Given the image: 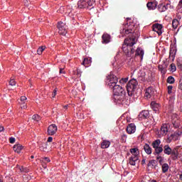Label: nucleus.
<instances>
[{
  "label": "nucleus",
  "mask_w": 182,
  "mask_h": 182,
  "mask_svg": "<svg viewBox=\"0 0 182 182\" xmlns=\"http://www.w3.org/2000/svg\"><path fill=\"white\" fill-rule=\"evenodd\" d=\"M118 82L119 80L117 77L112 73H110V75L107 77L106 83L107 86L112 90L114 100H117L119 103H123V102H124L123 97H124L125 92L123 87L119 85Z\"/></svg>",
  "instance_id": "nucleus-1"
},
{
  "label": "nucleus",
  "mask_w": 182,
  "mask_h": 182,
  "mask_svg": "<svg viewBox=\"0 0 182 182\" xmlns=\"http://www.w3.org/2000/svg\"><path fill=\"white\" fill-rule=\"evenodd\" d=\"M138 85L139 82H137V80L134 78H132L129 81V82L127 85L128 96L131 97L134 95V92H136Z\"/></svg>",
  "instance_id": "nucleus-2"
},
{
  "label": "nucleus",
  "mask_w": 182,
  "mask_h": 182,
  "mask_svg": "<svg viewBox=\"0 0 182 182\" xmlns=\"http://www.w3.org/2000/svg\"><path fill=\"white\" fill-rule=\"evenodd\" d=\"M130 153L132 154V156L129 158V164L136 166V164L139 161V149L132 148L130 149Z\"/></svg>",
  "instance_id": "nucleus-3"
},
{
  "label": "nucleus",
  "mask_w": 182,
  "mask_h": 182,
  "mask_svg": "<svg viewBox=\"0 0 182 182\" xmlns=\"http://www.w3.org/2000/svg\"><path fill=\"white\" fill-rule=\"evenodd\" d=\"M58 33L60 35H63V36H65L66 33H68V30L66 29V23L60 21L58 23Z\"/></svg>",
  "instance_id": "nucleus-4"
},
{
  "label": "nucleus",
  "mask_w": 182,
  "mask_h": 182,
  "mask_svg": "<svg viewBox=\"0 0 182 182\" xmlns=\"http://www.w3.org/2000/svg\"><path fill=\"white\" fill-rule=\"evenodd\" d=\"M122 50L124 52L125 55L130 58L132 55L134 53V49L133 47H129V46H127L126 44L122 45Z\"/></svg>",
  "instance_id": "nucleus-5"
},
{
  "label": "nucleus",
  "mask_w": 182,
  "mask_h": 182,
  "mask_svg": "<svg viewBox=\"0 0 182 182\" xmlns=\"http://www.w3.org/2000/svg\"><path fill=\"white\" fill-rule=\"evenodd\" d=\"M37 144H38L41 151H44L45 153H48L49 151V149H48V143L43 141V140L38 141Z\"/></svg>",
  "instance_id": "nucleus-6"
},
{
  "label": "nucleus",
  "mask_w": 182,
  "mask_h": 182,
  "mask_svg": "<svg viewBox=\"0 0 182 182\" xmlns=\"http://www.w3.org/2000/svg\"><path fill=\"white\" fill-rule=\"evenodd\" d=\"M111 41H112V36L109 34L105 33L102 36V43L103 45H107V43H110Z\"/></svg>",
  "instance_id": "nucleus-7"
},
{
  "label": "nucleus",
  "mask_w": 182,
  "mask_h": 182,
  "mask_svg": "<svg viewBox=\"0 0 182 182\" xmlns=\"http://www.w3.org/2000/svg\"><path fill=\"white\" fill-rule=\"evenodd\" d=\"M154 32H156L159 36H160L163 33V25L159 23H156L153 26Z\"/></svg>",
  "instance_id": "nucleus-8"
},
{
  "label": "nucleus",
  "mask_w": 182,
  "mask_h": 182,
  "mask_svg": "<svg viewBox=\"0 0 182 182\" xmlns=\"http://www.w3.org/2000/svg\"><path fill=\"white\" fill-rule=\"evenodd\" d=\"M56 132H58V127L56 124H53L48 127V133L49 136H53L54 134H56Z\"/></svg>",
  "instance_id": "nucleus-9"
},
{
  "label": "nucleus",
  "mask_w": 182,
  "mask_h": 182,
  "mask_svg": "<svg viewBox=\"0 0 182 182\" xmlns=\"http://www.w3.org/2000/svg\"><path fill=\"white\" fill-rule=\"evenodd\" d=\"M124 45H127L130 48H133V46L136 45V38L133 37L129 38H126L124 41Z\"/></svg>",
  "instance_id": "nucleus-10"
},
{
  "label": "nucleus",
  "mask_w": 182,
  "mask_h": 182,
  "mask_svg": "<svg viewBox=\"0 0 182 182\" xmlns=\"http://www.w3.org/2000/svg\"><path fill=\"white\" fill-rule=\"evenodd\" d=\"M159 133H160V135H159L160 137H163V136H166V134L168 133V125H167L166 124H164L161 127V130Z\"/></svg>",
  "instance_id": "nucleus-11"
},
{
  "label": "nucleus",
  "mask_w": 182,
  "mask_h": 182,
  "mask_svg": "<svg viewBox=\"0 0 182 182\" xmlns=\"http://www.w3.org/2000/svg\"><path fill=\"white\" fill-rule=\"evenodd\" d=\"M132 32L133 30L129 26V23H127L123 26L122 31V33H123V35H129V33H132Z\"/></svg>",
  "instance_id": "nucleus-12"
},
{
  "label": "nucleus",
  "mask_w": 182,
  "mask_h": 182,
  "mask_svg": "<svg viewBox=\"0 0 182 182\" xmlns=\"http://www.w3.org/2000/svg\"><path fill=\"white\" fill-rule=\"evenodd\" d=\"M127 132L129 134L136 133V125L133 123L129 124L127 127Z\"/></svg>",
  "instance_id": "nucleus-13"
},
{
  "label": "nucleus",
  "mask_w": 182,
  "mask_h": 182,
  "mask_svg": "<svg viewBox=\"0 0 182 182\" xmlns=\"http://www.w3.org/2000/svg\"><path fill=\"white\" fill-rule=\"evenodd\" d=\"M149 115H150V112H149V111L144 110L139 113V120H144V119H148Z\"/></svg>",
  "instance_id": "nucleus-14"
},
{
  "label": "nucleus",
  "mask_w": 182,
  "mask_h": 182,
  "mask_svg": "<svg viewBox=\"0 0 182 182\" xmlns=\"http://www.w3.org/2000/svg\"><path fill=\"white\" fill-rule=\"evenodd\" d=\"M154 94V91L153 90V88L149 87L146 90L145 97H146V99H150Z\"/></svg>",
  "instance_id": "nucleus-15"
},
{
  "label": "nucleus",
  "mask_w": 182,
  "mask_h": 182,
  "mask_svg": "<svg viewBox=\"0 0 182 182\" xmlns=\"http://www.w3.org/2000/svg\"><path fill=\"white\" fill-rule=\"evenodd\" d=\"M136 56H139L141 60H143V56H144V50L141 48H137L135 53Z\"/></svg>",
  "instance_id": "nucleus-16"
},
{
  "label": "nucleus",
  "mask_w": 182,
  "mask_h": 182,
  "mask_svg": "<svg viewBox=\"0 0 182 182\" xmlns=\"http://www.w3.org/2000/svg\"><path fill=\"white\" fill-rule=\"evenodd\" d=\"M13 149L15 153L19 154L23 149V146L21 145V144H16L13 146Z\"/></svg>",
  "instance_id": "nucleus-17"
},
{
  "label": "nucleus",
  "mask_w": 182,
  "mask_h": 182,
  "mask_svg": "<svg viewBox=\"0 0 182 182\" xmlns=\"http://www.w3.org/2000/svg\"><path fill=\"white\" fill-rule=\"evenodd\" d=\"M78 8L80 9L83 8H87V0H80L77 2Z\"/></svg>",
  "instance_id": "nucleus-18"
},
{
  "label": "nucleus",
  "mask_w": 182,
  "mask_h": 182,
  "mask_svg": "<svg viewBox=\"0 0 182 182\" xmlns=\"http://www.w3.org/2000/svg\"><path fill=\"white\" fill-rule=\"evenodd\" d=\"M179 137L177 135V133L175 132L173 134H171V135L168 136V141L170 143V141H171V140H179Z\"/></svg>",
  "instance_id": "nucleus-19"
},
{
  "label": "nucleus",
  "mask_w": 182,
  "mask_h": 182,
  "mask_svg": "<svg viewBox=\"0 0 182 182\" xmlns=\"http://www.w3.org/2000/svg\"><path fill=\"white\" fill-rule=\"evenodd\" d=\"M168 6H170V4H160L159 6V12H166V10L168 9Z\"/></svg>",
  "instance_id": "nucleus-20"
},
{
  "label": "nucleus",
  "mask_w": 182,
  "mask_h": 182,
  "mask_svg": "<svg viewBox=\"0 0 182 182\" xmlns=\"http://www.w3.org/2000/svg\"><path fill=\"white\" fill-rule=\"evenodd\" d=\"M172 149L168 145H165L164 146V154H167V156H170L171 154Z\"/></svg>",
  "instance_id": "nucleus-21"
},
{
  "label": "nucleus",
  "mask_w": 182,
  "mask_h": 182,
  "mask_svg": "<svg viewBox=\"0 0 182 182\" xmlns=\"http://www.w3.org/2000/svg\"><path fill=\"white\" fill-rule=\"evenodd\" d=\"M151 107L154 110V112H157L160 107V105L156 102V101H153L151 102Z\"/></svg>",
  "instance_id": "nucleus-22"
},
{
  "label": "nucleus",
  "mask_w": 182,
  "mask_h": 182,
  "mask_svg": "<svg viewBox=\"0 0 182 182\" xmlns=\"http://www.w3.org/2000/svg\"><path fill=\"white\" fill-rule=\"evenodd\" d=\"M144 150L146 154H151L152 151H151V147H150V145L148 144H145L144 146Z\"/></svg>",
  "instance_id": "nucleus-23"
},
{
  "label": "nucleus",
  "mask_w": 182,
  "mask_h": 182,
  "mask_svg": "<svg viewBox=\"0 0 182 182\" xmlns=\"http://www.w3.org/2000/svg\"><path fill=\"white\" fill-rule=\"evenodd\" d=\"M102 149H109L110 147V141H103L101 144Z\"/></svg>",
  "instance_id": "nucleus-24"
},
{
  "label": "nucleus",
  "mask_w": 182,
  "mask_h": 182,
  "mask_svg": "<svg viewBox=\"0 0 182 182\" xmlns=\"http://www.w3.org/2000/svg\"><path fill=\"white\" fill-rule=\"evenodd\" d=\"M158 69H159V71H161V73L162 75H166V73L167 72V69L166 68V65H159L158 66Z\"/></svg>",
  "instance_id": "nucleus-25"
},
{
  "label": "nucleus",
  "mask_w": 182,
  "mask_h": 182,
  "mask_svg": "<svg viewBox=\"0 0 182 182\" xmlns=\"http://www.w3.org/2000/svg\"><path fill=\"white\" fill-rule=\"evenodd\" d=\"M146 6L149 11H154L156 9V4L153 2L147 3Z\"/></svg>",
  "instance_id": "nucleus-26"
},
{
  "label": "nucleus",
  "mask_w": 182,
  "mask_h": 182,
  "mask_svg": "<svg viewBox=\"0 0 182 182\" xmlns=\"http://www.w3.org/2000/svg\"><path fill=\"white\" fill-rule=\"evenodd\" d=\"M160 144H161V141L160 139H156L152 142V147L153 149H156L159 147L161 146Z\"/></svg>",
  "instance_id": "nucleus-27"
},
{
  "label": "nucleus",
  "mask_w": 182,
  "mask_h": 182,
  "mask_svg": "<svg viewBox=\"0 0 182 182\" xmlns=\"http://www.w3.org/2000/svg\"><path fill=\"white\" fill-rule=\"evenodd\" d=\"M90 63H92V60L91 59L84 58V60L82 63V65L85 66V68H87V66H89V65H90Z\"/></svg>",
  "instance_id": "nucleus-28"
},
{
  "label": "nucleus",
  "mask_w": 182,
  "mask_h": 182,
  "mask_svg": "<svg viewBox=\"0 0 182 182\" xmlns=\"http://www.w3.org/2000/svg\"><path fill=\"white\" fill-rule=\"evenodd\" d=\"M157 166V161L156 160H151L148 163V167H151V168H154Z\"/></svg>",
  "instance_id": "nucleus-29"
},
{
  "label": "nucleus",
  "mask_w": 182,
  "mask_h": 182,
  "mask_svg": "<svg viewBox=\"0 0 182 182\" xmlns=\"http://www.w3.org/2000/svg\"><path fill=\"white\" fill-rule=\"evenodd\" d=\"M155 154H160V153H163V146L160 145L159 146L154 149Z\"/></svg>",
  "instance_id": "nucleus-30"
},
{
  "label": "nucleus",
  "mask_w": 182,
  "mask_h": 182,
  "mask_svg": "<svg viewBox=\"0 0 182 182\" xmlns=\"http://www.w3.org/2000/svg\"><path fill=\"white\" fill-rule=\"evenodd\" d=\"M28 98L26 96H21L20 100L18 101V104L20 105H25L26 103V100Z\"/></svg>",
  "instance_id": "nucleus-31"
},
{
  "label": "nucleus",
  "mask_w": 182,
  "mask_h": 182,
  "mask_svg": "<svg viewBox=\"0 0 182 182\" xmlns=\"http://www.w3.org/2000/svg\"><path fill=\"white\" fill-rule=\"evenodd\" d=\"M168 164H162V172L163 173H167L168 171Z\"/></svg>",
  "instance_id": "nucleus-32"
},
{
  "label": "nucleus",
  "mask_w": 182,
  "mask_h": 182,
  "mask_svg": "<svg viewBox=\"0 0 182 182\" xmlns=\"http://www.w3.org/2000/svg\"><path fill=\"white\" fill-rule=\"evenodd\" d=\"M178 26V20L173 19L172 21V27L173 29H177V27Z\"/></svg>",
  "instance_id": "nucleus-33"
},
{
  "label": "nucleus",
  "mask_w": 182,
  "mask_h": 182,
  "mask_svg": "<svg viewBox=\"0 0 182 182\" xmlns=\"http://www.w3.org/2000/svg\"><path fill=\"white\" fill-rule=\"evenodd\" d=\"M172 156H174L173 159L174 160H176V159H178V154L177 153V149H174L173 150L172 149L171 154Z\"/></svg>",
  "instance_id": "nucleus-34"
},
{
  "label": "nucleus",
  "mask_w": 182,
  "mask_h": 182,
  "mask_svg": "<svg viewBox=\"0 0 182 182\" xmlns=\"http://www.w3.org/2000/svg\"><path fill=\"white\" fill-rule=\"evenodd\" d=\"M172 124L173 127H175V129H178V127H180V121L179 120L173 121Z\"/></svg>",
  "instance_id": "nucleus-35"
},
{
  "label": "nucleus",
  "mask_w": 182,
  "mask_h": 182,
  "mask_svg": "<svg viewBox=\"0 0 182 182\" xmlns=\"http://www.w3.org/2000/svg\"><path fill=\"white\" fill-rule=\"evenodd\" d=\"M174 82H175V80H174V77H173V76H169L167 78V82L169 83L170 85H173Z\"/></svg>",
  "instance_id": "nucleus-36"
},
{
  "label": "nucleus",
  "mask_w": 182,
  "mask_h": 182,
  "mask_svg": "<svg viewBox=\"0 0 182 182\" xmlns=\"http://www.w3.org/2000/svg\"><path fill=\"white\" fill-rule=\"evenodd\" d=\"M32 119L34 122H38L41 120V117L38 114H34L33 115Z\"/></svg>",
  "instance_id": "nucleus-37"
},
{
  "label": "nucleus",
  "mask_w": 182,
  "mask_h": 182,
  "mask_svg": "<svg viewBox=\"0 0 182 182\" xmlns=\"http://www.w3.org/2000/svg\"><path fill=\"white\" fill-rule=\"evenodd\" d=\"M95 4V0H87V6H93Z\"/></svg>",
  "instance_id": "nucleus-38"
},
{
  "label": "nucleus",
  "mask_w": 182,
  "mask_h": 182,
  "mask_svg": "<svg viewBox=\"0 0 182 182\" xmlns=\"http://www.w3.org/2000/svg\"><path fill=\"white\" fill-rule=\"evenodd\" d=\"M129 80V77L122 78L119 80V82L121 85H124V83H127Z\"/></svg>",
  "instance_id": "nucleus-39"
},
{
  "label": "nucleus",
  "mask_w": 182,
  "mask_h": 182,
  "mask_svg": "<svg viewBox=\"0 0 182 182\" xmlns=\"http://www.w3.org/2000/svg\"><path fill=\"white\" fill-rule=\"evenodd\" d=\"M176 177L177 178H178V180H181V181H182V171H179L178 172V173L176 174Z\"/></svg>",
  "instance_id": "nucleus-40"
},
{
  "label": "nucleus",
  "mask_w": 182,
  "mask_h": 182,
  "mask_svg": "<svg viewBox=\"0 0 182 182\" xmlns=\"http://www.w3.org/2000/svg\"><path fill=\"white\" fill-rule=\"evenodd\" d=\"M43 50H45V48L43 47L38 48L37 50L38 55H42V52H43Z\"/></svg>",
  "instance_id": "nucleus-41"
},
{
  "label": "nucleus",
  "mask_w": 182,
  "mask_h": 182,
  "mask_svg": "<svg viewBox=\"0 0 182 182\" xmlns=\"http://www.w3.org/2000/svg\"><path fill=\"white\" fill-rule=\"evenodd\" d=\"M177 70V67H176V65L171 64V72H176Z\"/></svg>",
  "instance_id": "nucleus-42"
},
{
  "label": "nucleus",
  "mask_w": 182,
  "mask_h": 182,
  "mask_svg": "<svg viewBox=\"0 0 182 182\" xmlns=\"http://www.w3.org/2000/svg\"><path fill=\"white\" fill-rule=\"evenodd\" d=\"M178 136V137L180 139V137L182 136V129H178L175 132Z\"/></svg>",
  "instance_id": "nucleus-43"
},
{
  "label": "nucleus",
  "mask_w": 182,
  "mask_h": 182,
  "mask_svg": "<svg viewBox=\"0 0 182 182\" xmlns=\"http://www.w3.org/2000/svg\"><path fill=\"white\" fill-rule=\"evenodd\" d=\"M56 95H58V88H55L53 91V94H52L53 99L55 97Z\"/></svg>",
  "instance_id": "nucleus-44"
},
{
  "label": "nucleus",
  "mask_w": 182,
  "mask_h": 182,
  "mask_svg": "<svg viewBox=\"0 0 182 182\" xmlns=\"http://www.w3.org/2000/svg\"><path fill=\"white\" fill-rule=\"evenodd\" d=\"M172 90H173V86L172 85H168V95H171V93H172Z\"/></svg>",
  "instance_id": "nucleus-45"
},
{
  "label": "nucleus",
  "mask_w": 182,
  "mask_h": 182,
  "mask_svg": "<svg viewBox=\"0 0 182 182\" xmlns=\"http://www.w3.org/2000/svg\"><path fill=\"white\" fill-rule=\"evenodd\" d=\"M68 11H67V14H68L69 16H72V15H70V14L72 13V9H71V6H68Z\"/></svg>",
  "instance_id": "nucleus-46"
},
{
  "label": "nucleus",
  "mask_w": 182,
  "mask_h": 182,
  "mask_svg": "<svg viewBox=\"0 0 182 182\" xmlns=\"http://www.w3.org/2000/svg\"><path fill=\"white\" fill-rule=\"evenodd\" d=\"M10 86H15L16 85V82L14 81V80H11L9 82Z\"/></svg>",
  "instance_id": "nucleus-47"
},
{
  "label": "nucleus",
  "mask_w": 182,
  "mask_h": 182,
  "mask_svg": "<svg viewBox=\"0 0 182 182\" xmlns=\"http://www.w3.org/2000/svg\"><path fill=\"white\" fill-rule=\"evenodd\" d=\"M43 161H45L46 163H50V159L48 157H44L43 159Z\"/></svg>",
  "instance_id": "nucleus-48"
},
{
  "label": "nucleus",
  "mask_w": 182,
  "mask_h": 182,
  "mask_svg": "<svg viewBox=\"0 0 182 182\" xmlns=\"http://www.w3.org/2000/svg\"><path fill=\"white\" fill-rule=\"evenodd\" d=\"M175 55H176V53H173V50L170 51V53H169L170 58H173V59H174Z\"/></svg>",
  "instance_id": "nucleus-49"
},
{
  "label": "nucleus",
  "mask_w": 182,
  "mask_h": 182,
  "mask_svg": "<svg viewBox=\"0 0 182 182\" xmlns=\"http://www.w3.org/2000/svg\"><path fill=\"white\" fill-rule=\"evenodd\" d=\"M9 141L11 144H14V143H15V138L14 137H10Z\"/></svg>",
  "instance_id": "nucleus-50"
},
{
  "label": "nucleus",
  "mask_w": 182,
  "mask_h": 182,
  "mask_svg": "<svg viewBox=\"0 0 182 182\" xmlns=\"http://www.w3.org/2000/svg\"><path fill=\"white\" fill-rule=\"evenodd\" d=\"M53 140V138L52 136H49L48 138L47 142L48 143H52Z\"/></svg>",
  "instance_id": "nucleus-51"
},
{
  "label": "nucleus",
  "mask_w": 182,
  "mask_h": 182,
  "mask_svg": "<svg viewBox=\"0 0 182 182\" xmlns=\"http://www.w3.org/2000/svg\"><path fill=\"white\" fill-rule=\"evenodd\" d=\"M23 4L25 6H29V1L28 0H23Z\"/></svg>",
  "instance_id": "nucleus-52"
},
{
  "label": "nucleus",
  "mask_w": 182,
  "mask_h": 182,
  "mask_svg": "<svg viewBox=\"0 0 182 182\" xmlns=\"http://www.w3.org/2000/svg\"><path fill=\"white\" fill-rule=\"evenodd\" d=\"M21 109H28V106L25 104L21 105Z\"/></svg>",
  "instance_id": "nucleus-53"
},
{
  "label": "nucleus",
  "mask_w": 182,
  "mask_h": 182,
  "mask_svg": "<svg viewBox=\"0 0 182 182\" xmlns=\"http://www.w3.org/2000/svg\"><path fill=\"white\" fill-rule=\"evenodd\" d=\"M159 164H161V166H163V164L164 162V158H162L161 160L158 161Z\"/></svg>",
  "instance_id": "nucleus-54"
},
{
  "label": "nucleus",
  "mask_w": 182,
  "mask_h": 182,
  "mask_svg": "<svg viewBox=\"0 0 182 182\" xmlns=\"http://www.w3.org/2000/svg\"><path fill=\"white\" fill-rule=\"evenodd\" d=\"M162 159H163V157H162L161 156H160V155H158V156H156V160H157L158 161H161Z\"/></svg>",
  "instance_id": "nucleus-55"
},
{
  "label": "nucleus",
  "mask_w": 182,
  "mask_h": 182,
  "mask_svg": "<svg viewBox=\"0 0 182 182\" xmlns=\"http://www.w3.org/2000/svg\"><path fill=\"white\" fill-rule=\"evenodd\" d=\"M62 73L65 74V71L63 70V68H60V74L62 75Z\"/></svg>",
  "instance_id": "nucleus-56"
},
{
  "label": "nucleus",
  "mask_w": 182,
  "mask_h": 182,
  "mask_svg": "<svg viewBox=\"0 0 182 182\" xmlns=\"http://www.w3.org/2000/svg\"><path fill=\"white\" fill-rule=\"evenodd\" d=\"M178 6L180 8H182V0H180L179 2H178Z\"/></svg>",
  "instance_id": "nucleus-57"
},
{
  "label": "nucleus",
  "mask_w": 182,
  "mask_h": 182,
  "mask_svg": "<svg viewBox=\"0 0 182 182\" xmlns=\"http://www.w3.org/2000/svg\"><path fill=\"white\" fill-rule=\"evenodd\" d=\"M19 169H20V171H21V173H23V170H25V168H23V166H21V167L19 168Z\"/></svg>",
  "instance_id": "nucleus-58"
},
{
  "label": "nucleus",
  "mask_w": 182,
  "mask_h": 182,
  "mask_svg": "<svg viewBox=\"0 0 182 182\" xmlns=\"http://www.w3.org/2000/svg\"><path fill=\"white\" fill-rule=\"evenodd\" d=\"M23 173H29V169H28V168H24Z\"/></svg>",
  "instance_id": "nucleus-59"
},
{
  "label": "nucleus",
  "mask_w": 182,
  "mask_h": 182,
  "mask_svg": "<svg viewBox=\"0 0 182 182\" xmlns=\"http://www.w3.org/2000/svg\"><path fill=\"white\" fill-rule=\"evenodd\" d=\"M141 163L142 164H146V159H142Z\"/></svg>",
  "instance_id": "nucleus-60"
},
{
  "label": "nucleus",
  "mask_w": 182,
  "mask_h": 182,
  "mask_svg": "<svg viewBox=\"0 0 182 182\" xmlns=\"http://www.w3.org/2000/svg\"><path fill=\"white\" fill-rule=\"evenodd\" d=\"M4 132V127L0 126V132Z\"/></svg>",
  "instance_id": "nucleus-61"
},
{
  "label": "nucleus",
  "mask_w": 182,
  "mask_h": 182,
  "mask_svg": "<svg viewBox=\"0 0 182 182\" xmlns=\"http://www.w3.org/2000/svg\"><path fill=\"white\" fill-rule=\"evenodd\" d=\"M178 67L182 70V63L181 64H178Z\"/></svg>",
  "instance_id": "nucleus-62"
},
{
  "label": "nucleus",
  "mask_w": 182,
  "mask_h": 182,
  "mask_svg": "<svg viewBox=\"0 0 182 182\" xmlns=\"http://www.w3.org/2000/svg\"><path fill=\"white\" fill-rule=\"evenodd\" d=\"M43 168L45 169L46 171H48V168H46V166H43Z\"/></svg>",
  "instance_id": "nucleus-63"
},
{
  "label": "nucleus",
  "mask_w": 182,
  "mask_h": 182,
  "mask_svg": "<svg viewBox=\"0 0 182 182\" xmlns=\"http://www.w3.org/2000/svg\"><path fill=\"white\" fill-rule=\"evenodd\" d=\"M151 182H157V181L153 180L151 181Z\"/></svg>",
  "instance_id": "nucleus-64"
}]
</instances>
